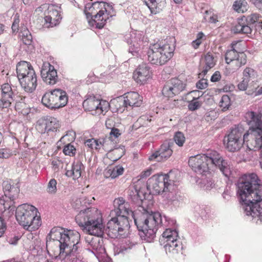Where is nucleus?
Returning a JSON list of instances; mask_svg holds the SVG:
<instances>
[{
    "instance_id": "26",
    "label": "nucleus",
    "mask_w": 262,
    "mask_h": 262,
    "mask_svg": "<svg viewBox=\"0 0 262 262\" xmlns=\"http://www.w3.org/2000/svg\"><path fill=\"white\" fill-rule=\"evenodd\" d=\"M84 166L80 161L74 162L71 170H68L66 174L68 177H72L73 179H77L81 177V170Z\"/></svg>"
},
{
    "instance_id": "23",
    "label": "nucleus",
    "mask_w": 262,
    "mask_h": 262,
    "mask_svg": "<svg viewBox=\"0 0 262 262\" xmlns=\"http://www.w3.org/2000/svg\"><path fill=\"white\" fill-rule=\"evenodd\" d=\"M143 3L149 9L151 14L160 13L165 7V0H143Z\"/></svg>"
},
{
    "instance_id": "32",
    "label": "nucleus",
    "mask_w": 262,
    "mask_h": 262,
    "mask_svg": "<svg viewBox=\"0 0 262 262\" xmlns=\"http://www.w3.org/2000/svg\"><path fill=\"white\" fill-rule=\"evenodd\" d=\"M247 56L244 52H238V56L231 61L232 70H237L242 66L245 65L247 62Z\"/></svg>"
},
{
    "instance_id": "7",
    "label": "nucleus",
    "mask_w": 262,
    "mask_h": 262,
    "mask_svg": "<svg viewBox=\"0 0 262 262\" xmlns=\"http://www.w3.org/2000/svg\"><path fill=\"white\" fill-rule=\"evenodd\" d=\"M147 188L150 193L161 194L168 202L175 200V186L168 174L153 176L147 182Z\"/></svg>"
},
{
    "instance_id": "43",
    "label": "nucleus",
    "mask_w": 262,
    "mask_h": 262,
    "mask_svg": "<svg viewBox=\"0 0 262 262\" xmlns=\"http://www.w3.org/2000/svg\"><path fill=\"white\" fill-rule=\"evenodd\" d=\"M173 139L178 146H182L185 142V137L182 132H178L176 133Z\"/></svg>"
},
{
    "instance_id": "45",
    "label": "nucleus",
    "mask_w": 262,
    "mask_h": 262,
    "mask_svg": "<svg viewBox=\"0 0 262 262\" xmlns=\"http://www.w3.org/2000/svg\"><path fill=\"white\" fill-rule=\"evenodd\" d=\"M76 149L71 143L64 146L63 149V153L66 155L74 156L75 154Z\"/></svg>"
},
{
    "instance_id": "9",
    "label": "nucleus",
    "mask_w": 262,
    "mask_h": 262,
    "mask_svg": "<svg viewBox=\"0 0 262 262\" xmlns=\"http://www.w3.org/2000/svg\"><path fill=\"white\" fill-rule=\"evenodd\" d=\"M174 46L171 41L170 43L166 42L156 43L150 46L147 56L148 61L153 64L162 66L166 63L173 55Z\"/></svg>"
},
{
    "instance_id": "64",
    "label": "nucleus",
    "mask_w": 262,
    "mask_h": 262,
    "mask_svg": "<svg viewBox=\"0 0 262 262\" xmlns=\"http://www.w3.org/2000/svg\"><path fill=\"white\" fill-rule=\"evenodd\" d=\"M254 93L255 96L262 95V86H261V87L258 86L257 88H256Z\"/></svg>"
},
{
    "instance_id": "6",
    "label": "nucleus",
    "mask_w": 262,
    "mask_h": 262,
    "mask_svg": "<svg viewBox=\"0 0 262 262\" xmlns=\"http://www.w3.org/2000/svg\"><path fill=\"white\" fill-rule=\"evenodd\" d=\"M188 164L194 171L199 174H206L210 170L213 171L214 167L219 168L226 177H229L232 172L230 164L216 151L191 156Z\"/></svg>"
},
{
    "instance_id": "48",
    "label": "nucleus",
    "mask_w": 262,
    "mask_h": 262,
    "mask_svg": "<svg viewBox=\"0 0 262 262\" xmlns=\"http://www.w3.org/2000/svg\"><path fill=\"white\" fill-rule=\"evenodd\" d=\"M19 23V15L17 14H16V15H15L14 17V20L11 27L12 31L13 32H17L18 31Z\"/></svg>"
},
{
    "instance_id": "15",
    "label": "nucleus",
    "mask_w": 262,
    "mask_h": 262,
    "mask_svg": "<svg viewBox=\"0 0 262 262\" xmlns=\"http://www.w3.org/2000/svg\"><path fill=\"white\" fill-rule=\"evenodd\" d=\"M173 145V141L171 140L165 141L158 150L149 157V160L161 162L167 160L172 154V147Z\"/></svg>"
},
{
    "instance_id": "17",
    "label": "nucleus",
    "mask_w": 262,
    "mask_h": 262,
    "mask_svg": "<svg viewBox=\"0 0 262 262\" xmlns=\"http://www.w3.org/2000/svg\"><path fill=\"white\" fill-rule=\"evenodd\" d=\"M40 72L42 80L47 84L54 85L58 81L57 71L49 62L43 63Z\"/></svg>"
},
{
    "instance_id": "13",
    "label": "nucleus",
    "mask_w": 262,
    "mask_h": 262,
    "mask_svg": "<svg viewBox=\"0 0 262 262\" xmlns=\"http://www.w3.org/2000/svg\"><path fill=\"white\" fill-rule=\"evenodd\" d=\"M259 15L252 14L247 17L243 16L238 19V23L234 27L235 33L250 34L252 32L251 26L258 20Z\"/></svg>"
},
{
    "instance_id": "19",
    "label": "nucleus",
    "mask_w": 262,
    "mask_h": 262,
    "mask_svg": "<svg viewBox=\"0 0 262 262\" xmlns=\"http://www.w3.org/2000/svg\"><path fill=\"white\" fill-rule=\"evenodd\" d=\"M22 88L28 93L33 92L37 86V77L35 71H31L30 74L19 80Z\"/></svg>"
},
{
    "instance_id": "2",
    "label": "nucleus",
    "mask_w": 262,
    "mask_h": 262,
    "mask_svg": "<svg viewBox=\"0 0 262 262\" xmlns=\"http://www.w3.org/2000/svg\"><path fill=\"white\" fill-rule=\"evenodd\" d=\"M249 128L244 133L242 126H235L231 129L225 141L226 148L231 152L239 150L245 142H249L254 150L260 149V164L262 168V115L253 111L248 112L245 116Z\"/></svg>"
},
{
    "instance_id": "3",
    "label": "nucleus",
    "mask_w": 262,
    "mask_h": 262,
    "mask_svg": "<svg viewBox=\"0 0 262 262\" xmlns=\"http://www.w3.org/2000/svg\"><path fill=\"white\" fill-rule=\"evenodd\" d=\"M255 173L245 174L238 181V194L247 215L259 217L262 221V185Z\"/></svg>"
},
{
    "instance_id": "1",
    "label": "nucleus",
    "mask_w": 262,
    "mask_h": 262,
    "mask_svg": "<svg viewBox=\"0 0 262 262\" xmlns=\"http://www.w3.org/2000/svg\"><path fill=\"white\" fill-rule=\"evenodd\" d=\"M114 205L115 209L111 211L110 215L127 219L130 216L134 220L141 238L147 242L150 243L153 241L159 228L167 226V217L164 216L163 221L159 212L150 213L145 211L136 218L134 212L130 209L129 204L123 198L115 199Z\"/></svg>"
},
{
    "instance_id": "42",
    "label": "nucleus",
    "mask_w": 262,
    "mask_h": 262,
    "mask_svg": "<svg viewBox=\"0 0 262 262\" xmlns=\"http://www.w3.org/2000/svg\"><path fill=\"white\" fill-rule=\"evenodd\" d=\"M199 98H193V99L189 102L188 107L190 111H194L199 109L202 105V102L198 101Z\"/></svg>"
},
{
    "instance_id": "25",
    "label": "nucleus",
    "mask_w": 262,
    "mask_h": 262,
    "mask_svg": "<svg viewBox=\"0 0 262 262\" xmlns=\"http://www.w3.org/2000/svg\"><path fill=\"white\" fill-rule=\"evenodd\" d=\"M0 210L2 212V216H0V227L6 225L5 219L9 217L13 214L14 207L11 206L6 203H1Z\"/></svg>"
},
{
    "instance_id": "30",
    "label": "nucleus",
    "mask_w": 262,
    "mask_h": 262,
    "mask_svg": "<svg viewBox=\"0 0 262 262\" xmlns=\"http://www.w3.org/2000/svg\"><path fill=\"white\" fill-rule=\"evenodd\" d=\"M124 172V168L122 166L117 165L113 168H108L104 171V176L106 178L115 179L122 175Z\"/></svg>"
},
{
    "instance_id": "10",
    "label": "nucleus",
    "mask_w": 262,
    "mask_h": 262,
    "mask_svg": "<svg viewBox=\"0 0 262 262\" xmlns=\"http://www.w3.org/2000/svg\"><path fill=\"white\" fill-rule=\"evenodd\" d=\"M111 6L103 2H96L85 5L84 12L87 18L91 17L92 20L89 23H94L97 28L101 29L108 18L109 13L107 9Z\"/></svg>"
},
{
    "instance_id": "54",
    "label": "nucleus",
    "mask_w": 262,
    "mask_h": 262,
    "mask_svg": "<svg viewBox=\"0 0 262 262\" xmlns=\"http://www.w3.org/2000/svg\"><path fill=\"white\" fill-rule=\"evenodd\" d=\"M250 2L258 9L262 11V0H250Z\"/></svg>"
},
{
    "instance_id": "55",
    "label": "nucleus",
    "mask_w": 262,
    "mask_h": 262,
    "mask_svg": "<svg viewBox=\"0 0 262 262\" xmlns=\"http://www.w3.org/2000/svg\"><path fill=\"white\" fill-rule=\"evenodd\" d=\"M135 189V192L136 193L135 194H134V192L133 190H132V192H133L134 194V199H139L140 201L142 200V196H141V194H143V193L140 191V190H138L136 187L134 188Z\"/></svg>"
},
{
    "instance_id": "62",
    "label": "nucleus",
    "mask_w": 262,
    "mask_h": 262,
    "mask_svg": "<svg viewBox=\"0 0 262 262\" xmlns=\"http://www.w3.org/2000/svg\"><path fill=\"white\" fill-rule=\"evenodd\" d=\"M61 161L59 160H54L52 162V165H53L54 170L58 169V167L61 164Z\"/></svg>"
},
{
    "instance_id": "33",
    "label": "nucleus",
    "mask_w": 262,
    "mask_h": 262,
    "mask_svg": "<svg viewBox=\"0 0 262 262\" xmlns=\"http://www.w3.org/2000/svg\"><path fill=\"white\" fill-rule=\"evenodd\" d=\"M47 134L54 132L59 127L58 121L56 118L52 117H46Z\"/></svg>"
},
{
    "instance_id": "39",
    "label": "nucleus",
    "mask_w": 262,
    "mask_h": 262,
    "mask_svg": "<svg viewBox=\"0 0 262 262\" xmlns=\"http://www.w3.org/2000/svg\"><path fill=\"white\" fill-rule=\"evenodd\" d=\"M20 36L23 43L26 45H30L32 42V36L27 29H24L20 32Z\"/></svg>"
},
{
    "instance_id": "14",
    "label": "nucleus",
    "mask_w": 262,
    "mask_h": 262,
    "mask_svg": "<svg viewBox=\"0 0 262 262\" xmlns=\"http://www.w3.org/2000/svg\"><path fill=\"white\" fill-rule=\"evenodd\" d=\"M185 84L178 78H172L167 81L162 89L163 96L172 98L184 90Z\"/></svg>"
},
{
    "instance_id": "29",
    "label": "nucleus",
    "mask_w": 262,
    "mask_h": 262,
    "mask_svg": "<svg viewBox=\"0 0 262 262\" xmlns=\"http://www.w3.org/2000/svg\"><path fill=\"white\" fill-rule=\"evenodd\" d=\"M57 108L64 106L68 102V96L65 91L60 89L54 90Z\"/></svg>"
},
{
    "instance_id": "53",
    "label": "nucleus",
    "mask_w": 262,
    "mask_h": 262,
    "mask_svg": "<svg viewBox=\"0 0 262 262\" xmlns=\"http://www.w3.org/2000/svg\"><path fill=\"white\" fill-rule=\"evenodd\" d=\"M3 186L5 195L7 194V192H9L12 188V186L8 181L4 182Z\"/></svg>"
},
{
    "instance_id": "18",
    "label": "nucleus",
    "mask_w": 262,
    "mask_h": 262,
    "mask_svg": "<svg viewBox=\"0 0 262 262\" xmlns=\"http://www.w3.org/2000/svg\"><path fill=\"white\" fill-rule=\"evenodd\" d=\"M152 72L150 67L146 63L140 64L133 73L135 80L140 84L145 83L151 77Z\"/></svg>"
},
{
    "instance_id": "37",
    "label": "nucleus",
    "mask_w": 262,
    "mask_h": 262,
    "mask_svg": "<svg viewBox=\"0 0 262 262\" xmlns=\"http://www.w3.org/2000/svg\"><path fill=\"white\" fill-rule=\"evenodd\" d=\"M233 8L238 12L244 13L248 9V4L245 1H235L233 5Z\"/></svg>"
},
{
    "instance_id": "46",
    "label": "nucleus",
    "mask_w": 262,
    "mask_h": 262,
    "mask_svg": "<svg viewBox=\"0 0 262 262\" xmlns=\"http://www.w3.org/2000/svg\"><path fill=\"white\" fill-rule=\"evenodd\" d=\"M201 76L199 75V77ZM202 78L196 84L197 88L199 89L203 90L206 89L208 86L207 79L204 78V76H202Z\"/></svg>"
},
{
    "instance_id": "22",
    "label": "nucleus",
    "mask_w": 262,
    "mask_h": 262,
    "mask_svg": "<svg viewBox=\"0 0 262 262\" xmlns=\"http://www.w3.org/2000/svg\"><path fill=\"white\" fill-rule=\"evenodd\" d=\"M215 64V61L214 57L210 53H207L204 56V59L201 66V72L199 73L200 76H205L208 71L212 68Z\"/></svg>"
},
{
    "instance_id": "35",
    "label": "nucleus",
    "mask_w": 262,
    "mask_h": 262,
    "mask_svg": "<svg viewBox=\"0 0 262 262\" xmlns=\"http://www.w3.org/2000/svg\"><path fill=\"white\" fill-rule=\"evenodd\" d=\"M163 237L166 241L165 242H172L177 240L178 237V233L176 230H171V229H167L162 234Z\"/></svg>"
},
{
    "instance_id": "11",
    "label": "nucleus",
    "mask_w": 262,
    "mask_h": 262,
    "mask_svg": "<svg viewBox=\"0 0 262 262\" xmlns=\"http://www.w3.org/2000/svg\"><path fill=\"white\" fill-rule=\"evenodd\" d=\"M129 228V224L127 218L113 216L104 230L111 238H124L128 235Z\"/></svg>"
},
{
    "instance_id": "60",
    "label": "nucleus",
    "mask_w": 262,
    "mask_h": 262,
    "mask_svg": "<svg viewBox=\"0 0 262 262\" xmlns=\"http://www.w3.org/2000/svg\"><path fill=\"white\" fill-rule=\"evenodd\" d=\"M223 197L224 199L228 200L231 196V191L229 189H226L223 193Z\"/></svg>"
},
{
    "instance_id": "57",
    "label": "nucleus",
    "mask_w": 262,
    "mask_h": 262,
    "mask_svg": "<svg viewBox=\"0 0 262 262\" xmlns=\"http://www.w3.org/2000/svg\"><path fill=\"white\" fill-rule=\"evenodd\" d=\"M19 239V237L18 236L14 235L12 237H8L7 241L10 244L15 245Z\"/></svg>"
},
{
    "instance_id": "41",
    "label": "nucleus",
    "mask_w": 262,
    "mask_h": 262,
    "mask_svg": "<svg viewBox=\"0 0 262 262\" xmlns=\"http://www.w3.org/2000/svg\"><path fill=\"white\" fill-rule=\"evenodd\" d=\"M243 78L249 82L250 80L252 78H255L256 76L255 71L250 68H246L243 72Z\"/></svg>"
},
{
    "instance_id": "50",
    "label": "nucleus",
    "mask_w": 262,
    "mask_h": 262,
    "mask_svg": "<svg viewBox=\"0 0 262 262\" xmlns=\"http://www.w3.org/2000/svg\"><path fill=\"white\" fill-rule=\"evenodd\" d=\"M113 152L114 155H117L118 156V158L114 160L116 161L122 157L124 154L125 151L123 147H119L113 150Z\"/></svg>"
},
{
    "instance_id": "5",
    "label": "nucleus",
    "mask_w": 262,
    "mask_h": 262,
    "mask_svg": "<svg viewBox=\"0 0 262 262\" xmlns=\"http://www.w3.org/2000/svg\"><path fill=\"white\" fill-rule=\"evenodd\" d=\"M78 225L85 230L90 236L85 237V241L92 246L93 249L98 248V238L103 235L104 226L102 224L101 215L95 208H87L80 211L75 217Z\"/></svg>"
},
{
    "instance_id": "24",
    "label": "nucleus",
    "mask_w": 262,
    "mask_h": 262,
    "mask_svg": "<svg viewBox=\"0 0 262 262\" xmlns=\"http://www.w3.org/2000/svg\"><path fill=\"white\" fill-rule=\"evenodd\" d=\"M31 71L34 70L29 62L22 61L17 64L16 72L18 80L29 75Z\"/></svg>"
},
{
    "instance_id": "44",
    "label": "nucleus",
    "mask_w": 262,
    "mask_h": 262,
    "mask_svg": "<svg viewBox=\"0 0 262 262\" xmlns=\"http://www.w3.org/2000/svg\"><path fill=\"white\" fill-rule=\"evenodd\" d=\"M57 182L54 179H52L50 180L48 184L47 190L48 192L51 194H54L57 191Z\"/></svg>"
},
{
    "instance_id": "36",
    "label": "nucleus",
    "mask_w": 262,
    "mask_h": 262,
    "mask_svg": "<svg viewBox=\"0 0 262 262\" xmlns=\"http://www.w3.org/2000/svg\"><path fill=\"white\" fill-rule=\"evenodd\" d=\"M236 43H232V49L228 50L226 53L225 60L227 63L229 64L233 61L237 56L238 52L235 50L234 46L236 45Z\"/></svg>"
},
{
    "instance_id": "21",
    "label": "nucleus",
    "mask_w": 262,
    "mask_h": 262,
    "mask_svg": "<svg viewBox=\"0 0 262 262\" xmlns=\"http://www.w3.org/2000/svg\"><path fill=\"white\" fill-rule=\"evenodd\" d=\"M61 19V17L58 11L55 9L53 6H49L45 17V20L46 23L49 24L48 27H53L56 26L59 23Z\"/></svg>"
},
{
    "instance_id": "51",
    "label": "nucleus",
    "mask_w": 262,
    "mask_h": 262,
    "mask_svg": "<svg viewBox=\"0 0 262 262\" xmlns=\"http://www.w3.org/2000/svg\"><path fill=\"white\" fill-rule=\"evenodd\" d=\"M249 81L243 79L242 81H241L237 85L238 88L241 91H245L247 89Z\"/></svg>"
},
{
    "instance_id": "40",
    "label": "nucleus",
    "mask_w": 262,
    "mask_h": 262,
    "mask_svg": "<svg viewBox=\"0 0 262 262\" xmlns=\"http://www.w3.org/2000/svg\"><path fill=\"white\" fill-rule=\"evenodd\" d=\"M230 104V97L227 95H223L219 102L220 106L222 108V111H224L228 109Z\"/></svg>"
},
{
    "instance_id": "8",
    "label": "nucleus",
    "mask_w": 262,
    "mask_h": 262,
    "mask_svg": "<svg viewBox=\"0 0 262 262\" xmlns=\"http://www.w3.org/2000/svg\"><path fill=\"white\" fill-rule=\"evenodd\" d=\"M37 209L28 204L18 206L15 210V216L18 223L24 228L29 231H35L41 225L40 218L36 216Z\"/></svg>"
},
{
    "instance_id": "34",
    "label": "nucleus",
    "mask_w": 262,
    "mask_h": 262,
    "mask_svg": "<svg viewBox=\"0 0 262 262\" xmlns=\"http://www.w3.org/2000/svg\"><path fill=\"white\" fill-rule=\"evenodd\" d=\"M19 192V189L16 186H12V188L9 192H7V194L5 195L6 198H8L10 201V203H9L7 201H5L3 200L0 201V205H1V203H6L9 204L11 206L13 207L12 201L15 200L18 195ZM14 208H15L14 206Z\"/></svg>"
},
{
    "instance_id": "4",
    "label": "nucleus",
    "mask_w": 262,
    "mask_h": 262,
    "mask_svg": "<svg viewBox=\"0 0 262 262\" xmlns=\"http://www.w3.org/2000/svg\"><path fill=\"white\" fill-rule=\"evenodd\" d=\"M80 234L76 230H67L60 227L53 228L47 237V246L52 241L59 244L58 257L62 262H83L81 254Z\"/></svg>"
},
{
    "instance_id": "49",
    "label": "nucleus",
    "mask_w": 262,
    "mask_h": 262,
    "mask_svg": "<svg viewBox=\"0 0 262 262\" xmlns=\"http://www.w3.org/2000/svg\"><path fill=\"white\" fill-rule=\"evenodd\" d=\"M11 153L8 149H0V158L7 159L10 157Z\"/></svg>"
},
{
    "instance_id": "56",
    "label": "nucleus",
    "mask_w": 262,
    "mask_h": 262,
    "mask_svg": "<svg viewBox=\"0 0 262 262\" xmlns=\"http://www.w3.org/2000/svg\"><path fill=\"white\" fill-rule=\"evenodd\" d=\"M221 74L220 72L216 71L211 76V81L212 82H216L220 80L221 79Z\"/></svg>"
},
{
    "instance_id": "16",
    "label": "nucleus",
    "mask_w": 262,
    "mask_h": 262,
    "mask_svg": "<svg viewBox=\"0 0 262 262\" xmlns=\"http://www.w3.org/2000/svg\"><path fill=\"white\" fill-rule=\"evenodd\" d=\"M2 96L0 99V108L9 107L12 101H19L18 97H14L12 89L8 83L2 85Z\"/></svg>"
},
{
    "instance_id": "28",
    "label": "nucleus",
    "mask_w": 262,
    "mask_h": 262,
    "mask_svg": "<svg viewBox=\"0 0 262 262\" xmlns=\"http://www.w3.org/2000/svg\"><path fill=\"white\" fill-rule=\"evenodd\" d=\"M164 249L167 254L174 255L181 252L182 247L177 240L166 242Z\"/></svg>"
},
{
    "instance_id": "52",
    "label": "nucleus",
    "mask_w": 262,
    "mask_h": 262,
    "mask_svg": "<svg viewBox=\"0 0 262 262\" xmlns=\"http://www.w3.org/2000/svg\"><path fill=\"white\" fill-rule=\"evenodd\" d=\"M106 142V141H104L102 142L101 141L95 140V143L94 144H95L94 148L97 150L100 149L101 147L105 148Z\"/></svg>"
},
{
    "instance_id": "47",
    "label": "nucleus",
    "mask_w": 262,
    "mask_h": 262,
    "mask_svg": "<svg viewBox=\"0 0 262 262\" xmlns=\"http://www.w3.org/2000/svg\"><path fill=\"white\" fill-rule=\"evenodd\" d=\"M14 97H18L19 101L18 102H15V108L16 109L20 110L22 107L25 106L26 104L25 102V97L20 96L18 95H14Z\"/></svg>"
},
{
    "instance_id": "12",
    "label": "nucleus",
    "mask_w": 262,
    "mask_h": 262,
    "mask_svg": "<svg viewBox=\"0 0 262 262\" xmlns=\"http://www.w3.org/2000/svg\"><path fill=\"white\" fill-rule=\"evenodd\" d=\"M83 107L88 111L94 112L92 114L100 115L106 112L109 104L106 101L97 99L94 96H90L83 102Z\"/></svg>"
},
{
    "instance_id": "59",
    "label": "nucleus",
    "mask_w": 262,
    "mask_h": 262,
    "mask_svg": "<svg viewBox=\"0 0 262 262\" xmlns=\"http://www.w3.org/2000/svg\"><path fill=\"white\" fill-rule=\"evenodd\" d=\"M207 21L210 23H215L217 21V15L214 14V13L212 12H211V13L209 16V18Z\"/></svg>"
},
{
    "instance_id": "31",
    "label": "nucleus",
    "mask_w": 262,
    "mask_h": 262,
    "mask_svg": "<svg viewBox=\"0 0 262 262\" xmlns=\"http://www.w3.org/2000/svg\"><path fill=\"white\" fill-rule=\"evenodd\" d=\"M247 56L244 52H238V56L231 61L232 70H237L242 66L245 65L247 62Z\"/></svg>"
},
{
    "instance_id": "38",
    "label": "nucleus",
    "mask_w": 262,
    "mask_h": 262,
    "mask_svg": "<svg viewBox=\"0 0 262 262\" xmlns=\"http://www.w3.org/2000/svg\"><path fill=\"white\" fill-rule=\"evenodd\" d=\"M36 129L39 133H47L46 117L39 119L36 125Z\"/></svg>"
},
{
    "instance_id": "27",
    "label": "nucleus",
    "mask_w": 262,
    "mask_h": 262,
    "mask_svg": "<svg viewBox=\"0 0 262 262\" xmlns=\"http://www.w3.org/2000/svg\"><path fill=\"white\" fill-rule=\"evenodd\" d=\"M54 90L50 93H46L42 97L41 102L47 107L51 109L58 108Z\"/></svg>"
},
{
    "instance_id": "63",
    "label": "nucleus",
    "mask_w": 262,
    "mask_h": 262,
    "mask_svg": "<svg viewBox=\"0 0 262 262\" xmlns=\"http://www.w3.org/2000/svg\"><path fill=\"white\" fill-rule=\"evenodd\" d=\"M151 169H149L145 171H144L142 172V173H141V178H146V177L149 176L151 174Z\"/></svg>"
},
{
    "instance_id": "58",
    "label": "nucleus",
    "mask_w": 262,
    "mask_h": 262,
    "mask_svg": "<svg viewBox=\"0 0 262 262\" xmlns=\"http://www.w3.org/2000/svg\"><path fill=\"white\" fill-rule=\"evenodd\" d=\"M95 139L93 138L87 140L85 142V146H87L92 149L94 148L95 144H94L95 143Z\"/></svg>"
},
{
    "instance_id": "61",
    "label": "nucleus",
    "mask_w": 262,
    "mask_h": 262,
    "mask_svg": "<svg viewBox=\"0 0 262 262\" xmlns=\"http://www.w3.org/2000/svg\"><path fill=\"white\" fill-rule=\"evenodd\" d=\"M110 135H113L115 138H117L120 135V130L117 128H113L110 132Z\"/></svg>"
},
{
    "instance_id": "20",
    "label": "nucleus",
    "mask_w": 262,
    "mask_h": 262,
    "mask_svg": "<svg viewBox=\"0 0 262 262\" xmlns=\"http://www.w3.org/2000/svg\"><path fill=\"white\" fill-rule=\"evenodd\" d=\"M142 103V97L135 92H130L124 95V104L125 107H139Z\"/></svg>"
}]
</instances>
